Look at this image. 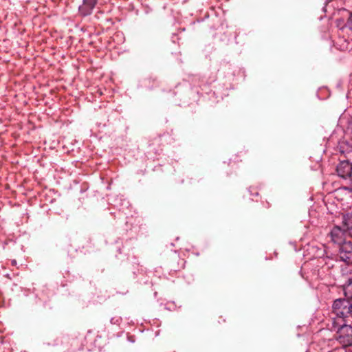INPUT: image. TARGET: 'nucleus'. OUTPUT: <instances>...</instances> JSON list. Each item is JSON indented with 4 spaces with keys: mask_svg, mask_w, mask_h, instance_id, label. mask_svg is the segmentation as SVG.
Returning <instances> with one entry per match:
<instances>
[{
    "mask_svg": "<svg viewBox=\"0 0 352 352\" xmlns=\"http://www.w3.org/2000/svg\"><path fill=\"white\" fill-rule=\"evenodd\" d=\"M336 341L334 340H322L317 344L316 350L318 352H333L336 349L334 346Z\"/></svg>",
    "mask_w": 352,
    "mask_h": 352,
    "instance_id": "8",
    "label": "nucleus"
},
{
    "mask_svg": "<svg viewBox=\"0 0 352 352\" xmlns=\"http://www.w3.org/2000/svg\"><path fill=\"white\" fill-rule=\"evenodd\" d=\"M344 12L346 13V25L347 28L350 30H352V12L344 10Z\"/></svg>",
    "mask_w": 352,
    "mask_h": 352,
    "instance_id": "12",
    "label": "nucleus"
},
{
    "mask_svg": "<svg viewBox=\"0 0 352 352\" xmlns=\"http://www.w3.org/2000/svg\"><path fill=\"white\" fill-rule=\"evenodd\" d=\"M263 207L265 209H269L271 207V204L268 201H262Z\"/></svg>",
    "mask_w": 352,
    "mask_h": 352,
    "instance_id": "15",
    "label": "nucleus"
},
{
    "mask_svg": "<svg viewBox=\"0 0 352 352\" xmlns=\"http://www.w3.org/2000/svg\"><path fill=\"white\" fill-rule=\"evenodd\" d=\"M340 260L346 264H352V242H348L338 247Z\"/></svg>",
    "mask_w": 352,
    "mask_h": 352,
    "instance_id": "5",
    "label": "nucleus"
},
{
    "mask_svg": "<svg viewBox=\"0 0 352 352\" xmlns=\"http://www.w3.org/2000/svg\"><path fill=\"white\" fill-rule=\"evenodd\" d=\"M331 328L337 330L336 340L343 347L352 345V327L351 325L347 324L346 322H340L334 320L332 321Z\"/></svg>",
    "mask_w": 352,
    "mask_h": 352,
    "instance_id": "2",
    "label": "nucleus"
},
{
    "mask_svg": "<svg viewBox=\"0 0 352 352\" xmlns=\"http://www.w3.org/2000/svg\"><path fill=\"white\" fill-rule=\"evenodd\" d=\"M122 321V318L120 317H115L111 319V324H120Z\"/></svg>",
    "mask_w": 352,
    "mask_h": 352,
    "instance_id": "13",
    "label": "nucleus"
},
{
    "mask_svg": "<svg viewBox=\"0 0 352 352\" xmlns=\"http://www.w3.org/2000/svg\"><path fill=\"white\" fill-rule=\"evenodd\" d=\"M348 232L342 228L340 226L334 225L327 234L329 241L337 248L348 242L346 240Z\"/></svg>",
    "mask_w": 352,
    "mask_h": 352,
    "instance_id": "3",
    "label": "nucleus"
},
{
    "mask_svg": "<svg viewBox=\"0 0 352 352\" xmlns=\"http://www.w3.org/2000/svg\"><path fill=\"white\" fill-rule=\"evenodd\" d=\"M219 318H220V319H222V321H223V322H225L226 321V320L225 318H222V316H220V317H219Z\"/></svg>",
    "mask_w": 352,
    "mask_h": 352,
    "instance_id": "18",
    "label": "nucleus"
},
{
    "mask_svg": "<svg viewBox=\"0 0 352 352\" xmlns=\"http://www.w3.org/2000/svg\"><path fill=\"white\" fill-rule=\"evenodd\" d=\"M333 313L336 315L332 321L340 322H352V300L346 298H338L332 305Z\"/></svg>",
    "mask_w": 352,
    "mask_h": 352,
    "instance_id": "1",
    "label": "nucleus"
},
{
    "mask_svg": "<svg viewBox=\"0 0 352 352\" xmlns=\"http://www.w3.org/2000/svg\"><path fill=\"white\" fill-rule=\"evenodd\" d=\"M16 264V261L15 260H13V261H12V265H15Z\"/></svg>",
    "mask_w": 352,
    "mask_h": 352,
    "instance_id": "17",
    "label": "nucleus"
},
{
    "mask_svg": "<svg viewBox=\"0 0 352 352\" xmlns=\"http://www.w3.org/2000/svg\"><path fill=\"white\" fill-rule=\"evenodd\" d=\"M336 219L340 221L341 228L348 232L352 230V212H340L336 216Z\"/></svg>",
    "mask_w": 352,
    "mask_h": 352,
    "instance_id": "7",
    "label": "nucleus"
},
{
    "mask_svg": "<svg viewBox=\"0 0 352 352\" xmlns=\"http://www.w3.org/2000/svg\"><path fill=\"white\" fill-rule=\"evenodd\" d=\"M250 192L252 197H258L259 195L258 192L254 188H250Z\"/></svg>",
    "mask_w": 352,
    "mask_h": 352,
    "instance_id": "14",
    "label": "nucleus"
},
{
    "mask_svg": "<svg viewBox=\"0 0 352 352\" xmlns=\"http://www.w3.org/2000/svg\"><path fill=\"white\" fill-rule=\"evenodd\" d=\"M97 4L98 0H82L78 9L79 16L82 17L90 16Z\"/></svg>",
    "mask_w": 352,
    "mask_h": 352,
    "instance_id": "6",
    "label": "nucleus"
},
{
    "mask_svg": "<svg viewBox=\"0 0 352 352\" xmlns=\"http://www.w3.org/2000/svg\"><path fill=\"white\" fill-rule=\"evenodd\" d=\"M349 265L346 263L340 267L341 274L344 277H347L348 275L352 274V268Z\"/></svg>",
    "mask_w": 352,
    "mask_h": 352,
    "instance_id": "10",
    "label": "nucleus"
},
{
    "mask_svg": "<svg viewBox=\"0 0 352 352\" xmlns=\"http://www.w3.org/2000/svg\"><path fill=\"white\" fill-rule=\"evenodd\" d=\"M336 25L338 28H339L341 30H343L345 28H347L346 25V21H345V19L344 17H340L336 19Z\"/></svg>",
    "mask_w": 352,
    "mask_h": 352,
    "instance_id": "11",
    "label": "nucleus"
},
{
    "mask_svg": "<svg viewBox=\"0 0 352 352\" xmlns=\"http://www.w3.org/2000/svg\"><path fill=\"white\" fill-rule=\"evenodd\" d=\"M344 352H352V344L351 346H347L344 347Z\"/></svg>",
    "mask_w": 352,
    "mask_h": 352,
    "instance_id": "16",
    "label": "nucleus"
},
{
    "mask_svg": "<svg viewBox=\"0 0 352 352\" xmlns=\"http://www.w3.org/2000/svg\"><path fill=\"white\" fill-rule=\"evenodd\" d=\"M349 233V235L352 238V230L350 231Z\"/></svg>",
    "mask_w": 352,
    "mask_h": 352,
    "instance_id": "19",
    "label": "nucleus"
},
{
    "mask_svg": "<svg viewBox=\"0 0 352 352\" xmlns=\"http://www.w3.org/2000/svg\"><path fill=\"white\" fill-rule=\"evenodd\" d=\"M336 171L340 178L344 179H351L352 164L348 160H340L336 166Z\"/></svg>",
    "mask_w": 352,
    "mask_h": 352,
    "instance_id": "4",
    "label": "nucleus"
},
{
    "mask_svg": "<svg viewBox=\"0 0 352 352\" xmlns=\"http://www.w3.org/2000/svg\"><path fill=\"white\" fill-rule=\"evenodd\" d=\"M343 287L345 296L352 300V277L347 278Z\"/></svg>",
    "mask_w": 352,
    "mask_h": 352,
    "instance_id": "9",
    "label": "nucleus"
}]
</instances>
